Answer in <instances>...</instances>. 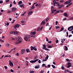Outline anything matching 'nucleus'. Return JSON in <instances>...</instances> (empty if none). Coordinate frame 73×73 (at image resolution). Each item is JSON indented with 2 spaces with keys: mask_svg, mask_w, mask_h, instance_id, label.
<instances>
[{
  "mask_svg": "<svg viewBox=\"0 0 73 73\" xmlns=\"http://www.w3.org/2000/svg\"><path fill=\"white\" fill-rule=\"evenodd\" d=\"M21 37H18V38H17V42H15L16 44H19L21 42Z\"/></svg>",
  "mask_w": 73,
  "mask_h": 73,
  "instance_id": "f257e3e1",
  "label": "nucleus"
},
{
  "mask_svg": "<svg viewBox=\"0 0 73 73\" xmlns=\"http://www.w3.org/2000/svg\"><path fill=\"white\" fill-rule=\"evenodd\" d=\"M43 46V47L42 48L43 49H44L46 50H47V51H49L50 50L49 49L46 48V45L45 44H44Z\"/></svg>",
  "mask_w": 73,
  "mask_h": 73,
  "instance_id": "f03ea898",
  "label": "nucleus"
},
{
  "mask_svg": "<svg viewBox=\"0 0 73 73\" xmlns=\"http://www.w3.org/2000/svg\"><path fill=\"white\" fill-rule=\"evenodd\" d=\"M68 30L70 31H72L73 30V26H71L68 27Z\"/></svg>",
  "mask_w": 73,
  "mask_h": 73,
  "instance_id": "7ed1b4c3",
  "label": "nucleus"
},
{
  "mask_svg": "<svg viewBox=\"0 0 73 73\" xmlns=\"http://www.w3.org/2000/svg\"><path fill=\"white\" fill-rule=\"evenodd\" d=\"M16 10H17V8L16 7H13L11 11L13 12H15L16 11Z\"/></svg>",
  "mask_w": 73,
  "mask_h": 73,
  "instance_id": "20e7f679",
  "label": "nucleus"
},
{
  "mask_svg": "<svg viewBox=\"0 0 73 73\" xmlns=\"http://www.w3.org/2000/svg\"><path fill=\"white\" fill-rule=\"evenodd\" d=\"M38 60H39V59H36L34 60H32L30 61V62H31V63H35V62H36V61H37Z\"/></svg>",
  "mask_w": 73,
  "mask_h": 73,
  "instance_id": "39448f33",
  "label": "nucleus"
},
{
  "mask_svg": "<svg viewBox=\"0 0 73 73\" xmlns=\"http://www.w3.org/2000/svg\"><path fill=\"white\" fill-rule=\"evenodd\" d=\"M72 2V0H69L68 1L64 3V4H69V3H70Z\"/></svg>",
  "mask_w": 73,
  "mask_h": 73,
  "instance_id": "423d86ee",
  "label": "nucleus"
},
{
  "mask_svg": "<svg viewBox=\"0 0 73 73\" xmlns=\"http://www.w3.org/2000/svg\"><path fill=\"white\" fill-rule=\"evenodd\" d=\"M9 65H10V66H13V63L11 62V60H9Z\"/></svg>",
  "mask_w": 73,
  "mask_h": 73,
  "instance_id": "0eeeda50",
  "label": "nucleus"
},
{
  "mask_svg": "<svg viewBox=\"0 0 73 73\" xmlns=\"http://www.w3.org/2000/svg\"><path fill=\"white\" fill-rule=\"evenodd\" d=\"M36 32L35 31H33V32H31V35H35V34H36Z\"/></svg>",
  "mask_w": 73,
  "mask_h": 73,
  "instance_id": "6e6552de",
  "label": "nucleus"
},
{
  "mask_svg": "<svg viewBox=\"0 0 73 73\" xmlns=\"http://www.w3.org/2000/svg\"><path fill=\"white\" fill-rule=\"evenodd\" d=\"M24 39L26 41H28H28H30V39H28V38L27 36L24 37Z\"/></svg>",
  "mask_w": 73,
  "mask_h": 73,
  "instance_id": "1a4fd4ad",
  "label": "nucleus"
},
{
  "mask_svg": "<svg viewBox=\"0 0 73 73\" xmlns=\"http://www.w3.org/2000/svg\"><path fill=\"white\" fill-rule=\"evenodd\" d=\"M14 35H18L19 34V32L17 31H13Z\"/></svg>",
  "mask_w": 73,
  "mask_h": 73,
  "instance_id": "9d476101",
  "label": "nucleus"
},
{
  "mask_svg": "<svg viewBox=\"0 0 73 73\" xmlns=\"http://www.w3.org/2000/svg\"><path fill=\"white\" fill-rule=\"evenodd\" d=\"M63 15L64 16H65V17H68V14H67V13H64L63 14Z\"/></svg>",
  "mask_w": 73,
  "mask_h": 73,
  "instance_id": "9b49d317",
  "label": "nucleus"
},
{
  "mask_svg": "<svg viewBox=\"0 0 73 73\" xmlns=\"http://www.w3.org/2000/svg\"><path fill=\"white\" fill-rule=\"evenodd\" d=\"M64 7V5H62L59 6L58 7V9H61V8H62V7Z\"/></svg>",
  "mask_w": 73,
  "mask_h": 73,
  "instance_id": "f8f14e48",
  "label": "nucleus"
},
{
  "mask_svg": "<svg viewBox=\"0 0 73 73\" xmlns=\"http://www.w3.org/2000/svg\"><path fill=\"white\" fill-rule=\"evenodd\" d=\"M19 25H17L14 26V28L15 29H16L17 28H19Z\"/></svg>",
  "mask_w": 73,
  "mask_h": 73,
  "instance_id": "ddd939ff",
  "label": "nucleus"
},
{
  "mask_svg": "<svg viewBox=\"0 0 73 73\" xmlns=\"http://www.w3.org/2000/svg\"><path fill=\"white\" fill-rule=\"evenodd\" d=\"M33 13V12L32 11L29 12L28 13V15L29 16H30V15H32Z\"/></svg>",
  "mask_w": 73,
  "mask_h": 73,
  "instance_id": "4468645a",
  "label": "nucleus"
},
{
  "mask_svg": "<svg viewBox=\"0 0 73 73\" xmlns=\"http://www.w3.org/2000/svg\"><path fill=\"white\" fill-rule=\"evenodd\" d=\"M35 6H34V5H33L32 7H31L30 9V10H32V9H33L35 8Z\"/></svg>",
  "mask_w": 73,
  "mask_h": 73,
  "instance_id": "2eb2a0df",
  "label": "nucleus"
},
{
  "mask_svg": "<svg viewBox=\"0 0 73 73\" xmlns=\"http://www.w3.org/2000/svg\"><path fill=\"white\" fill-rule=\"evenodd\" d=\"M35 47H33V46H31V50H33L34 49Z\"/></svg>",
  "mask_w": 73,
  "mask_h": 73,
  "instance_id": "dca6fc26",
  "label": "nucleus"
},
{
  "mask_svg": "<svg viewBox=\"0 0 73 73\" xmlns=\"http://www.w3.org/2000/svg\"><path fill=\"white\" fill-rule=\"evenodd\" d=\"M72 3H70L68 5L66 6V7H69V6H70V5H72Z\"/></svg>",
  "mask_w": 73,
  "mask_h": 73,
  "instance_id": "f3484780",
  "label": "nucleus"
},
{
  "mask_svg": "<svg viewBox=\"0 0 73 73\" xmlns=\"http://www.w3.org/2000/svg\"><path fill=\"white\" fill-rule=\"evenodd\" d=\"M59 12H60V10H59L58 11H57L56 12H55V13H54V15H56V13H59Z\"/></svg>",
  "mask_w": 73,
  "mask_h": 73,
  "instance_id": "a211bd4d",
  "label": "nucleus"
},
{
  "mask_svg": "<svg viewBox=\"0 0 73 73\" xmlns=\"http://www.w3.org/2000/svg\"><path fill=\"white\" fill-rule=\"evenodd\" d=\"M51 11V12H52V14H53V13H54V12H55V11H56V9L53 10H52Z\"/></svg>",
  "mask_w": 73,
  "mask_h": 73,
  "instance_id": "6ab92c4d",
  "label": "nucleus"
},
{
  "mask_svg": "<svg viewBox=\"0 0 73 73\" xmlns=\"http://www.w3.org/2000/svg\"><path fill=\"white\" fill-rule=\"evenodd\" d=\"M64 71L65 73H66V72H70V71L68 70H65Z\"/></svg>",
  "mask_w": 73,
  "mask_h": 73,
  "instance_id": "aec40b11",
  "label": "nucleus"
},
{
  "mask_svg": "<svg viewBox=\"0 0 73 73\" xmlns=\"http://www.w3.org/2000/svg\"><path fill=\"white\" fill-rule=\"evenodd\" d=\"M45 22H44V21H42V22L41 24H40V25H44V24H45Z\"/></svg>",
  "mask_w": 73,
  "mask_h": 73,
  "instance_id": "412c9836",
  "label": "nucleus"
},
{
  "mask_svg": "<svg viewBox=\"0 0 73 73\" xmlns=\"http://www.w3.org/2000/svg\"><path fill=\"white\" fill-rule=\"evenodd\" d=\"M65 50H68V47L66 46H65Z\"/></svg>",
  "mask_w": 73,
  "mask_h": 73,
  "instance_id": "4be33fe9",
  "label": "nucleus"
},
{
  "mask_svg": "<svg viewBox=\"0 0 73 73\" xmlns=\"http://www.w3.org/2000/svg\"><path fill=\"white\" fill-rule=\"evenodd\" d=\"M23 3V2H22V1H20L18 3V5H20V4H21Z\"/></svg>",
  "mask_w": 73,
  "mask_h": 73,
  "instance_id": "5701e85b",
  "label": "nucleus"
},
{
  "mask_svg": "<svg viewBox=\"0 0 73 73\" xmlns=\"http://www.w3.org/2000/svg\"><path fill=\"white\" fill-rule=\"evenodd\" d=\"M54 7H53V6H52L51 7V11H52L53 10H54Z\"/></svg>",
  "mask_w": 73,
  "mask_h": 73,
  "instance_id": "b1692460",
  "label": "nucleus"
},
{
  "mask_svg": "<svg viewBox=\"0 0 73 73\" xmlns=\"http://www.w3.org/2000/svg\"><path fill=\"white\" fill-rule=\"evenodd\" d=\"M29 49H26V52L27 53H28V52H30V51H29Z\"/></svg>",
  "mask_w": 73,
  "mask_h": 73,
  "instance_id": "393cba45",
  "label": "nucleus"
},
{
  "mask_svg": "<svg viewBox=\"0 0 73 73\" xmlns=\"http://www.w3.org/2000/svg\"><path fill=\"white\" fill-rule=\"evenodd\" d=\"M21 50L24 53H25V49H22Z\"/></svg>",
  "mask_w": 73,
  "mask_h": 73,
  "instance_id": "a878e982",
  "label": "nucleus"
},
{
  "mask_svg": "<svg viewBox=\"0 0 73 73\" xmlns=\"http://www.w3.org/2000/svg\"><path fill=\"white\" fill-rule=\"evenodd\" d=\"M26 37L28 38V39H29V38H30V37H31V36H30V35H28Z\"/></svg>",
  "mask_w": 73,
  "mask_h": 73,
  "instance_id": "bb28decb",
  "label": "nucleus"
},
{
  "mask_svg": "<svg viewBox=\"0 0 73 73\" xmlns=\"http://www.w3.org/2000/svg\"><path fill=\"white\" fill-rule=\"evenodd\" d=\"M71 66H72L71 65H68V66H67V68H69L71 67Z\"/></svg>",
  "mask_w": 73,
  "mask_h": 73,
  "instance_id": "cd10ccee",
  "label": "nucleus"
},
{
  "mask_svg": "<svg viewBox=\"0 0 73 73\" xmlns=\"http://www.w3.org/2000/svg\"><path fill=\"white\" fill-rule=\"evenodd\" d=\"M6 46H9V43H7L6 44Z\"/></svg>",
  "mask_w": 73,
  "mask_h": 73,
  "instance_id": "c85d7f7f",
  "label": "nucleus"
},
{
  "mask_svg": "<svg viewBox=\"0 0 73 73\" xmlns=\"http://www.w3.org/2000/svg\"><path fill=\"white\" fill-rule=\"evenodd\" d=\"M63 30H64V28L62 27L61 28V29L60 30V32H62V31H63Z\"/></svg>",
  "mask_w": 73,
  "mask_h": 73,
  "instance_id": "c756f323",
  "label": "nucleus"
},
{
  "mask_svg": "<svg viewBox=\"0 0 73 73\" xmlns=\"http://www.w3.org/2000/svg\"><path fill=\"white\" fill-rule=\"evenodd\" d=\"M30 73H34V71H30Z\"/></svg>",
  "mask_w": 73,
  "mask_h": 73,
  "instance_id": "7c9ffc66",
  "label": "nucleus"
},
{
  "mask_svg": "<svg viewBox=\"0 0 73 73\" xmlns=\"http://www.w3.org/2000/svg\"><path fill=\"white\" fill-rule=\"evenodd\" d=\"M48 48H52V46H48Z\"/></svg>",
  "mask_w": 73,
  "mask_h": 73,
  "instance_id": "2f4dec72",
  "label": "nucleus"
},
{
  "mask_svg": "<svg viewBox=\"0 0 73 73\" xmlns=\"http://www.w3.org/2000/svg\"><path fill=\"white\" fill-rule=\"evenodd\" d=\"M20 7H24V5H20Z\"/></svg>",
  "mask_w": 73,
  "mask_h": 73,
  "instance_id": "473e14b6",
  "label": "nucleus"
},
{
  "mask_svg": "<svg viewBox=\"0 0 73 73\" xmlns=\"http://www.w3.org/2000/svg\"><path fill=\"white\" fill-rule=\"evenodd\" d=\"M53 3H54V4H56L57 3V2H56V1H55V0H54L53 1Z\"/></svg>",
  "mask_w": 73,
  "mask_h": 73,
  "instance_id": "72a5a7b5",
  "label": "nucleus"
},
{
  "mask_svg": "<svg viewBox=\"0 0 73 73\" xmlns=\"http://www.w3.org/2000/svg\"><path fill=\"white\" fill-rule=\"evenodd\" d=\"M56 4L58 6H60V3H59L58 2H57Z\"/></svg>",
  "mask_w": 73,
  "mask_h": 73,
  "instance_id": "f704fd0d",
  "label": "nucleus"
},
{
  "mask_svg": "<svg viewBox=\"0 0 73 73\" xmlns=\"http://www.w3.org/2000/svg\"><path fill=\"white\" fill-rule=\"evenodd\" d=\"M48 57H49V56L47 55L46 57V58H45V59H46V60H48Z\"/></svg>",
  "mask_w": 73,
  "mask_h": 73,
  "instance_id": "c9c22d12",
  "label": "nucleus"
},
{
  "mask_svg": "<svg viewBox=\"0 0 73 73\" xmlns=\"http://www.w3.org/2000/svg\"><path fill=\"white\" fill-rule=\"evenodd\" d=\"M66 34L67 35H66V37H68V32H66Z\"/></svg>",
  "mask_w": 73,
  "mask_h": 73,
  "instance_id": "e433bc0d",
  "label": "nucleus"
},
{
  "mask_svg": "<svg viewBox=\"0 0 73 73\" xmlns=\"http://www.w3.org/2000/svg\"><path fill=\"white\" fill-rule=\"evenodd\" d=\"M60 28V27L57 26L56 27V29H58V28Z\"/></svg>",
  "mask_w": 73,
  "mask_h": 73,
  "instance_id": "4c0bfd02",
  "label": "nucleus"
},
{
  "mask_svg": "<svg viewBox=\"0 0 73 73\" xmlns=\"http://www.w3.org/2000/svg\"><path fill=\"white\" fill-rule=\"evenodd\" d=\"M46 65H45V64H42V67H44V66H45Z\"/></svg>",
  "mask_w": 73,
  "mask_h": 73,
  "instance_id": "58836bf2",
  "label": "nucleus"
},
{
  "mask_svg": "<svg viewBox=\"0 0 73 73\" xmlns=\"http://www.w3.org/2000/svg\"><path fill=\"white\" fill-rule=\"evenodd\" d=\"M52 66L53 68H56V67L55 66L53 65H52Z\"/></svg>",
  "mask_w": 73,
  "mask_h": 73,
  "instance_id": "ea45409f",
  "label": "nucleus"
},
{
  "mask_svg": "<svg viewBox=\"0 0 73 73\" xmlns=\"http://www.w3.org/2000/svg\"><path fill=\"white\" fill-rule=\"evenodd\" d=\"M46 41H49V40L48 39V38L46 37Z\"/></svg>",
  "mask_w": 73,
  "mask_h": 73,
  "instance_id": "a19ab883",
  "label": "nucleus"
},
{
  "mask_svg": "<svg viewBox=\"0 0 73 73\" xmlns=\"http://www.w3.org/2000/svg\"><path fill=\"white\" fill-rule=\"evenodd\" d=\"M13 4L16 5V2L15 1H14L13 2Z\"/></svg>",
  "mask_w": 73,
  "mask_h": 73,
  "instance_id": "79ce46f5",
  "label": "nucleus"
},
{
  "mask_svg": "<svg viewBox=\"0 0 73 73\" xmlns=\"http://www.w3.org/2000/svg\"><path fill=\"white\" fill-rule=\"evenodd\" d=\"M9 1V0H6L5 3H8Z\"/></svg>",
  "mask_w": 73,
  "mask_h": 73,
  "instance_id": "37998d69",
  "label": "nucleus"
},
{
  "mask_svg": "<svg viewBox=\"0 0 73 73\" xmlns=\"http://www.w3.org/2000/svg\"><path fill=\"white\" fill-rule=\"evenodd\" d=\"M67 65H71V63L70 62H69L68 63Z\"/></svg>",
  "mask_w": 73,
  "mask_h": 73,
  "instance_id": "c03bdc74",
  "label": "nucleus"
},
{
  "mask_svg": "<svg viewBox=\"0 0 73 73\" xmlns=\"http://www.w3.org/2000/svg\"><path fill=\"white\" fill-rule=\"evenodd\" d=\"M40 73H44V71L41 70L40 72Z\"/></svg>",
  "mask_w": 73,
  "mask_h": 73,
  "instance_id": "a18cd8bd",
  "label": "nucleus"
},
{
  "mask_svg": "<svg viewBox=\"0 0 73 73\" xmlns=\"http://www.w3.org/2000/svg\"><path fill=\"white\" fill-rule=\"evenodd\" d=\"M4 68L5 69H7V66H4Z\"/></svg>",
  "mask_w": 73,
  "mask_h": 73,
  "instance_id": "49530a36",
  "label": "nucleus"
},
{
  "mask_svg": "<svg viewBox=\"0 0 73 73\" xmlns=\"http://www.w3.org/2000/svg\"><path fill=\"white\" fill-rule=\"evenodd\" d=\"M11 72H12L13 73V72H14V71L12 69H11Z\"/></svg>",
  "mask_w": 73,
  "mask_h": 73,
  "instance_id": "de8ad7c7",
  "label": "nucleus"
},
{
  "mask_svg": "<svg viewBox=\"0 0 73 73\" xmlns=\"http://www.w3.org/2000/svg\"><path fill=\"white\" fill-rule=\"evenodd\" d=\"M3 3V1H0V4H2Z\"/></svg>",
  "mask_w": 73,
  "mask_h": 73,
  "instance_id": "09e8293b",
  "label": "nucleus"
},
{
  "mask_svg": "<svg viewBox=\"0 0 73 73\" xmlns=\"http://www.w3.org/2000/svg\"><path fill=\"white\" fill-rule=\"evenodd\" d=\"M56 43H58V40H56Z\"/></svg>",
  "mask_w": 73,
  "mask_h": 73,
  "instance_id": "8fccbe9b",
  "label": "nucleus"
},
{
  "mask_svg": "<svg viewBox=\"0 0 73 73\" xmlns=\"http://www.w3.org/2000/svg\"><path fill=\"white\" fill-rule=\"evenodd\" d=\"M64 0L60 1V3H64Z\"/></svg>",
  "mask_w": 73,
  "mask_h": 73,
  "instance_id": "3c124183",
  "label": "nucleus"
},
{
  "mask_svg": "<svg viewBox=\"0 0 73 73\" xmlns=\"http://www.w3.org/2000/svg\"><path fill=\"white\" fill-rule=\"evenodd\" d=\"M57 24H58V22L57 21H56V25H57Z\"/></svg>",
  "mask_w": 73,
  "mask_h": 73,
  "instance_id": "603ef678",
  "label": "nucleus"
},
{
  "mask_svg": "<svg viewBox=\"0 0 73 73\" xmlns=\"http://www.w3.org/2000/svg\"><path fill=\"white\" fill-rule=\"evenodd\" d=\"M38 62L39 64H40L41 62V60H39L38 61Z\"/></svg>",
  "mask_w": 73,
  "mask_h": 73,
  "instance_id": "864d4df0",
  "label": "nucleus"
},
{
  "mask_svg": "<svg viewBox=\"0 0 73 73\" xmlns=\"http://www.w3.org/2000/svg\"><path fill=\"white\" fill-rule=\"evenodd\" d=\"M4 55H3L1 58L0 59H2L3 57H4Z\"/></svg>",
  "mask_w": 73,
  "mask_h": 73,
  "instance_id": "5fc2aeb1",
  "label": "nucleus"
},
{
  "mask_svg": "<svg viewBox=\"0 0 73 73\" xmlns=\"http://www.w3.org/2000/svg\"><path fill=\"white\" fill-rule=\"evenodd\" d=\"M48 68H50V65L48 64L47 66Z\"/></svg>",
  "mask_w": 73,
  "mask_h": 73,
  "instance_id": "6e6d98bb",
  "label": "nucleus"
},
{
  "mask_svg": "<svg viewBox=\"0 0 73 73\" xmlns=\"http://www.w3.org/2000/svg\"><path fill=\"white\" fill-rule=\"evenodd\" d=\"M47 59H44L43 60V61H47Z\"/></svg>",
  "mask_w": 73,
  "mask_h": 73,
  "instance_id": "4d7b16f0",
  "label": "nucleus"
},
{
  "mask_svg": "<svg viewBox=\"0 0 73 73\" xmlns=\"http://www.w3.org/2000/svg\"><path fill=\"white\" fill-rule=\"evenodd\" d=\"M42 28H43V27H40V29L41 31H42Z\"/></svg>",
  "mask_w": 73,
  "mask_h": 73,
  "instance_id": "13d9d810",
  "label": "nucleus"
},
{
  "mask_svg": "<svg viewBox=\"0 0 73 73\" xmlns=\"http://www.w3.org/2000/svg\"><path fill=\"white\" fill-rule=\"evenodd\" d=\"M34 49V50H35V51H36V50H37V48H35V47Z\"/></svg>",
  "mask_w": 73,
  "mask_h": 73,
  "instance_id": "bf43d9fd",
  "label": "nucleus"
},
{
  "mask_svg": "<svg viewBox=\"0 0 73 73\" xmlns=\"http://www.w3.org/2000/svg\"><path fill=\"white\" fill-rule=\"evenodd\" d=\"M9 25V23H7L6 25L7 26H8V25Z\"/></svg>",
  "mask_w": 73,
  "mask_h": 73,
  "instance_id": "052dcab7",
  "label": "nucleus"
},
{
  "mask_svg": "<svg viewBox=\"0 0 73 73\" xmlns=\"http://www.w3.org/2000/svg\"><path fill=\"white\" fill-rule=\"evenodd\" d=\"M21 54H24V52L22 51H21Z\"/></svg>",
  "mask_w": 73,
  "mask_h": 73,
  "instance_id": "680f3d73",
  "label": "nucleus"
},
{
  "mask_svg": "<svg viewBox=\"0 0 73 73\" xmlns=\"http://www.w3.org/2000/svg\"><path fill=\"white\" fill-rule=\"evenodd\" d=\"M40 30V27H38L37 29V31H39Z\"/></svg>",
  "mask_w": 73,
  "mask_h": 73,
  "instance_id": "e2e57ef3",
  "label": "nucleus"
},
{
  "mask_svg": "<svg viewBox=\"0 0 73 73\" xmlns=\"http://www.w3.org/2000/svg\"><path fill=\"white\" fill-rule=\"evenodd\" d=\"M66 32V30L65 29L64 30H63V32Z\"/></svg>",
  "mask_w": 73,
  "mask_h": 73,
  "instance_id": "0e129e2a",
  "label": "nucleus"
},
{
  "mask_svg": "<svg viewBox=\"0 0 73 73\" xmlns=\"http://www.w3.org/2000/svg\"><path fill=\"white\" fill-rule=\"evenodd\" d=\"M11 11H7V13H11Z\"/></svg>",
  "mask_w": 73,
  "mask_h": 73,
  "instance_id": "69168bd1",
  "label": "nucleus"
},
{
  "mask_svg": "<svg viewBox=\"0 0 73 73\" xmlns=\"http://www.w3.org/2000/svg\"><path fill=\"white\" fill-rule=\"evenodd\" d=\"M62 69H64V67H63V66H62Z\"/></svg>",
  "mask_w": 73,
  "mask_h": 73,
  "instance_id": "338daca9",
  "label": "nucleus"
},
{
  "mask_svg": "<svg viewBox=\"0 0 73 73\" xmlns=\"http://www.w3.org/2000/svg\"><path fill=\"white\" fill-rule=\"evenodd\" d=\"M70 20H73V17L71 18L70 19Z\"/></svg>",
  "mask_w": 73,
  "mask_h": 73,
  "instance_id": "774afa93",
  "label": "nucleus"
}]
</instances>
